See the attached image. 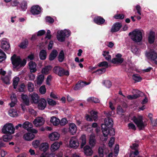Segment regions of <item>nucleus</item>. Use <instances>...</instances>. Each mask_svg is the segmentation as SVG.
<instances>
[{"mask_svg": "<svg viewBox=\"0 0 157 157\" xmlns=\"http://www.w3.org/2000/svg\"><path fill=\"white\" fill-rule=\"evenodd\" d=\"M60 144L59 143L56 142L52 144L51 147V150L52 151H55L59 149Z\"/></svg>", "mask_w": 157, "mask_h": 157, "instance_id": "nucleus-31", "label": "nucleus"}, {"mask_svg": "<svg viewBox=\"0 0 157 157\" xmlns=\"http://www.w3.org/2000/svg\"><path fill=\"white\" fill-rule=\"evenodd\" d=\"M38 103V107L40 109H44L46 106L47 102L44 98H41L39 100Z\"/></svg>", "mask_w": 157, "mask_h": 157, "instance_id": "nucleus-14", "label": "nucleus"}, {"mask_svg": "<svg viewBox=\"0 0 157 157\" xmlns=\"http://www.w3.org/2000/svg\"><path fill=\"white\" fill-rule=\"evenodd\" d=\"M39 56L41 59H45L46 57V51L44 50H41L39 54Z\"/></svg>", "mask_w": 157, "mask_h": 157, "instance_id": "nucleus-38", "label": "nucleus"}, {"mask_svg": "<svg viewBox=\"0 0 157 157\" xmlns=\"http://www.w3.org/2000/svg\"><path fill=\"white\" fill-rule=\"evenodd\" d=\"M0 46L1 48L5 51L8 50L10 48V44L6 38H3L0 41Z\"/></svg>", "mask_w": 157, "mask_h": 157, "instance_id": "nucleus-9", "label": "nucleus"}, {"mask_svg": "<svg viewBox=\"0 0 157 157\" xmlns=\"http://www.w3.org/2000/svg\"><path fill=\"white\" fill-rule=\"evenodd\" d=\"M31 100L34 103H38L39 100V97L37 94L33 93L30 95Z\"/></svg>", "mask_w": 157, "mask_h": 157, "instance_id": "nucleus-27", "label": "nucleus"}, {"mask_svg": "<svg viewBox=\"0 0 157 157\" xmlns=\"http://www.w3.org/2000/svg\"><path fill=\"white\" fill-rule=\"evenodd\" d=\"M53 72L59 76L64 75L68 76L69 75L68 71H65L63 68L59 66L55 67L53 69Z\"/></svg>", "mask_w": 157, "mask_h": 157, "instance_id": "nucleus-6", "label": "nucleus"}, {"mask_svg": "<svg viewBox=\"0 0 157 157\" xmlns=\"http://www.w3.org/2000/svg\"><path fill=\"white\" fill-rule=\"evenodd\" d=\"M44 118L41 117H36L33 121V124L36 127H39L43 125L44 123Z\"/></svg>", "mask_w": 157, "mask_h": 157, "instance_id": "nucleus-11", "label": "nucleus"}, {"mask_svg": "<svg viewBox=\"0 0 157 157\" xmlns=\"http://www.w3.org/2000/svg\"><path fill=\"white\" fill-rule=\"evenodd\" d=\"M79 141L81 143V148H82L83 146L86 143V136L85 134H83L79 138Z\"/></svg>", "mask_w": 157, "mask_h": 157, "instance_id": "nucleus-26", "label": "nucleus"}, {"mask_svg": "<svg viewBox=\"0 0 157 157\" xmlns=\"http://www.w3.org/2000/svg\"><path fill=\"white\" fill-rule=\"evenodd\" d=\"M114 18L116 19H123L124 17V16L123 14H117L114 17Z\"/></svg>", "mask_w": 157, "mask_h": 157, "instance_id": "nucleus-58", "label": "nucleus"}, {"mask_svg": "<svg viewBox=\"0 0 157 157\" xmlns=\"http://www.w3.org/2000/svg\"><path fill=\"white\" fill-rule=\"evenodd\" d=\"M54 154L52 153L49 154L48 153L44 152L41 155L40 157H54Z\"/></svg>", "mask_w": 157, "mask_h": 157, "instance_id": "nucleus-47", "label": "nucleus"}, {"mask_svg": "<svg viewBox=\"0 0 157 157\" xmlns=\"http://www.w3.org/2000/svg\"><path fill=\"white\" fill-rule=\"evenodd\" d=\"M155 33L152 31H150L148 36V40L150 44L153 43L155 40Z\"/></svg>", "mask_w": 157, "mask_h": 157, "instance_id": "nucleus-29", "label": "nucleus"}, {"mask_svg": "<svg viewBox=\"0 0 157 157\" xmlns=\"http://www.w3.org/2000/svg\"><path fill=\"white\" fill-rule=\"evenodd\" d=\"M128 126L129 129H132L134 130H135L136 129V128L135 125L132 123H129L128 124Z\"/></svg>", "mask_w": 157, "mask_h": 157, "instance_id": "nucleus-63", "label": "nucleus"}, {"mask_svg": "<svg viewBox=\"0 0 157 157\" xmlns=\"http://www.w3.org/2000/svg\"><path fill=\"white\" fill-rule=\"evenodd\" d=\"M131 51L133 53L137 56L140 54V50L136 46H132Z\"/></svg>", "mask_w": 157, "mask_h": 157, "instance_id": "nucleus-45", "label": "nucleus"}, {"mask_svg": "<svg viewBox=\"0 0 157 157\" xmlns=\"http://www.w3.org/2000/svg\"><path fill=\"white\" fill-rule=\"evenodd\" d=\"M133 79L136 82H140L142 80V78L139 75L134 74L132 76Z\"/></svg>", "mask_w": 157, "mask_h": 157, "instance_id": "nucleus-44", "label": "nucleus"}, {"mask_svg": "<svg viewBox=\"0 0 157 157\" xmlns=\"http://www.w3.org/2000/svg\"><path fill=\"white\" fill-rule=\"evenodd\" d=\"M57 52L56 50H53L50 55L49 59L50 60H52L54 59L57 55Z\"/></svg>", "mask_w": 157, "mask_h": 157, "instance_id": "nucleus-35", "label": "nucleus"}, {"mask_svg": "<svg viewBox=\"0 0 157 157\" xmlns=\"http://www.w3.org/2000/svg\"><path fill=\"white\" fill-rule=\"evenodd\" d=\"M50 122L54 125L57 126L59 124V120L55 117H52L51 118Z\"/></svg>", "mask_w": 157, "mask_h": 157, "instance_id": "nucleus-32", "label": "nucleus"}, {"mask_svg": "<svg viewBox=\"0 0 157 157\" xmlns=\"http://www.w3.org/2000/svg\"><path fill=\"white\" fill-rule=\"evenodd\" d=\"M52 68L51 66L50 65L47 66L42 69L41 72L43 74H48L49 73V71Z\"/></svg>", "mask_w": 157, "mask_h": 157, "instance_id": "nucleus-33", "label": "nucleus"}, {"mask_svg": "<svg viewBox=\"0 0 157 157\" xmlns=\"http://www.w3.org/2000/svg\"><path fill=\"white\" fill-rule=\"evenodd\" d=\"M121 56H122L121 54H117L116 56V57L112 59V63L117 64H121L124 61V59L121 58Z\"/></svg>", "mask_w": 157, "mask_h": 157, "instance_id": "nucleus-10", "label": "nucleus"}, {"mask_svg": "<svg viewBox=\"0 0 157 157\" xmlns=\"http://www.w3.org/2000/svg\"><path fill=\"white\" fill-rule=\"evenodd\" d=\"M35 135L32 133L28 132L25 134L24 136V138L27 141H30L34 138Z\"/></svg>", "mask_w": 157, "mask_h": 157, "instance_id": "nucleus-24", "label": "nucleus"}, {"mask_svg": "<svg viewBox=\"0 0 157 157\" xmlns=\"http://www.w3.org/2000/svg\"><path fill=\"white\" fill-rule=\"evenodd\" d=\"M64 59V53L63 50L61 51L58 56V59L59 62L63 61Z\"/></svg>", "mask_w": 157, "mask_h": 157, "instance_id": "nucleus-49", "label": "nucleus"}, {"mask_svg": "<svg viewBox=\"0 0 157 157\" xmlns=\"http://www.w3.org/2000/svg\"><path fill=\"white\" fill-rule=\"evenodd\" d=\"M60 136L59 133L56 132H54L50 134L49 136V138L51 141L57 140Z\"/></svg>", "mask_w": 157, "mask_h": 157, "instance_id": "nucleus-20", "label": "nucleus"}, {"mask_svg": "<svg viewBox=\"0 0 157 157\" xmlns=\"http://www.w3.org/2000/svg\"><path fill=\"white\" fill-rule=\"evenodd\" d=\"M90 84V83H86V82H82L80 83H78L76 84L74 88L75 90H78L81 89L82 87L86 86Z\"/></svg>", "mask_w": 157, "mask_h": 157, "instance_id": "nucleus-23", "label": "nucleus"}, {"mask_svg": "<svg viewBox=\"0 0 157 157\" xmlns=\"http://www.w3.org/2000/svg\"><path fill=\"white\" fill-rule=\"evenodd\" d=\"M46 21L50 23H52L54 21L53 19L50 17H46Z\"/></svg>", "mask_w": 157, "mask_h": 157, "instance_id": "nucleus-62", "label": "nucleus"}, {"mask_svg": "<svg viewBox=\"0 0 157 157\" xmlns=\"http://www.w3.org/2000/svg\"><path fill=\"white\" fill-rule=\"evenodd\" d=\"M104 124H102L101 125V129L105 138L104 139L102 138L101 140L103 141H106L107 139V136L114 135L115 132L114 129L112 128L113 121L112 119L109 118L107 117L104 120Z\"/></svg>", "mask_w": 157, "mask_h": 157, "instance_id": "nucleus-1", "label": "nucleus"}, {"mask_svg": "<svg viewBox=\"0 0 157 157\" xmlns=\"http://www.w3.org/2000/svg\"><path fill=\"white\" fill-rule=\"evenodd\" d=\"M40 144V141L39 140H36L34 141L33 142V145L35 148H37L39 146Z\"/></svg>", "mask_w": 157, "mask_h": 157, "instance_id": "nucleus-56", "label": "nucleus"}, {"mask_svg": "<svg viewBox=\"0 0 157 157\" xmlns=\"http://www.w3.org/2000/svg\"><path fill=\"white\" fill-rule=\"evenodd\" d=\"M146 56L148 59H150L155 64H157V55L155 51L150 50L149 52L146 53Z\"/></svg>", "mask_w": 157, "mask_h": 157, "instance_id": "nucleus-7", "label": "nucleus"}, {"mask_svg": "<svg viewBox=\"0 0 157 157\" xmlns=\"http://www.w3.org/2000/svg\"><path fill=\"white\" fill-rule=\"evenodd\" d=\"M10 98L12 101H17V100L15 94L13 93L11 96Z\"/></svg>", "mask_w": 157, "mask_h": 157, "instance_id": "nucleus-64", "label": "nucleus"}, {"mask_svg": "<svg viewBox=\"0 0 157 157\" xmlns=\"http://www.w3.org/2000/svg\"><path fill=\"white\" fill-rule=\"evenodd\" d=\"M62 32L63 30H61L59 33L58 32V34L57 36V39L58 40L61 42L64 41L65 38V37L63 33Z\"/></svg>", "mask_w": 157, "mask_h": 157, "instance_id": "nucleus-28", "label": "nucleus"}, {"mask_svg": "<svg viewBox=\"0 0 157 157\" xmlns=\"http://www.w3.org/2000/svg\"><path fill=\"white\" fill-rule=\"evenodd\" d=\"M97 113L96 111L93 110H92L90 112L91 117L93 118L94 121H96L97 120Z\"/></svg>", "mask_w": 157, "mask_h": 157, "instance_id": "nucleus-42", "label": "nucleus"}, {"mask_svg": "<svg viewBox=\"0 0 157 157\" xmlns=\"http://www.w3.org/2000/svg\"><path fill=\"white\" fill-rule=\"evenodd\" d=\"M98 152L100 157H104V154H107L109 152L108 149L106 148L103 145L100 147L98 150Z\"/></svg>", "mask_w": 157, "mask_h": 157, "instance_id": "nucleus-13", "label": "nucleus"}, {"mask_svg": "<svg viewBox=\"0 0 157 157\" xmlns=\"http://www.w3.org/2000/svg\"><path fill=\"white\" fill-rule=\"evenodd\" d=\"M27 88L29 91L33 92L34 89V86L33 84L31 82H28L27 84Z\"/></svg>", "mask_w": 157, "mask_h": 157, "instance_id": "nucleus-39", "label": "nucleus"}, {"mask_svg": "<svg viewBox=\"0 0 157 157\" xmlns=\"http://www.w3.org/2000/svg\"><path fill=\"white\" fill-rule=\"evenodd\" d=\"M25 88V85L24 83L21 84L18 88V90L19 92H23L24 91Z\"/></svg>", "mask_w": 157, "mask_h": 157, "instance_id": "nucleus-59", "label": "nucleus"}, {"mask_svg": "<svg viewBox=\"0 0 157 157\" xmlns=\"http://www.w3.org/2000/svg\"><path fill=\"white\" fill-rule=\"evenodd\" d=\"M6 56L5 53L1 49H0V63L6 59Z\"/></svg>", "mask_w": 157, "mask_h": 157, "instance_id": "nucleus-41", "label": "nucleus"}, {"mask_svg": "<svg viewBox=\"0 0 157 157\" xmlns=\"http://www.w3.org/2000/svg\"><path fill=\"white\" fill-rule=\"evenodd\" d=\"M28 44V42L27 40H25L22 42L19 45V47L22 48H25Z\"/></svg>", "mask_w": 157, "mask_h": 157, "instance_id": "nucleus-48", "label": "nucleus"}, {"mask_svg": "<svg viewBox=\"0 0 157 157\" xmlns=\"http://www.w3.org/2000/svg\"><path fill=\"white\" fill-rule=\"evenodd\" d=\"M122 26V25L121 23L116 22L113 25L111 29V32H115L119 31Z\"/></svg>", "mask_w": 157, "mask_h": 157, "instance_id": "nucleus-19", "label": "nucleus"}, {"mask_svg": "<svg viewBox=\"0 0 157 157\" xmlns=\"http://www.w3.org/2000/svg\"><path fill=\"white\" fill-rule=\"evenodd\" d=\"M77 131V127L73 123H71L69 124V131L72 135H75Z\"/></svg>", "mask_w": 157, "mask_h": 157, "instance_id": "nucleus-16", "label": "nucleus"}, {"mask_svg": "<svg viewBox=\"0 0 157 157\" xmlns=\"http://www.w3.org/2000/svg\"><path fill=\"white\" fill-rule=\"evenodd\" d=\"M41 11V8L38 5L33 6L31 8V12L33 15H37Z\"/></svg>", "mask_w": 157, "mask_h": 157, "instance_id": "nucleus-12", "label": "nucleus"}, {"mask_svg": "<svg viewBox=\"0 0 157 157\" xmlns=\"http://www.w3.org/2000/svg\"><path fill=\"white\" fill-rule=\"evenodd\" d=\"M106 71V69L105 68H103L101 69H98L96 71H94L93 73H98V74H102L104 73Z\"/></svg>", "mask_w": 157, "mask_h": 157, "instance_id": "nucleus-51", "label": "nucleus"}, {"mask_svg": "<svg viewBox=\"0 0 157 157\" xmlns=\"http://www.w3.org/2000/svg\"><path fill=\"white\" fill-rule=\"evenodd\" d=\"M11 72L10 71L8 75L6 76H2L1 79L3 82L6 85H9L10 83V81L11 78Z\"/></svg>", "mask_w": 157, "mask_h": 157, "instance_id": "nucleus-15", "label": "nucleus"}, {"mask_svg": "<svg viewBox=\"0 0 157 157\" xmlns=\"http://www.w3.org/2000/svg\"><path fill=\"white\" fill-rule=\"evenodd\" d=\"M19 81V78L18 77L16 76L13 78V84L14 89H15L17 88V86Z\"/></svg>", "mask_w": 157, "mask_h": 157, "instance_id": "nucleus-40", "label": "nucleus"}, {"mask_svg": "<svg viewBox=\"0 0 157 157\" xmlns=\"http://www.w3.org/2000/svg\"><path fill=\"white\" fill-rule=\"evenodd\" d=\"M94 21L95 23L98 25L103 24L105 21V20L100 16L95 17Z\"/></svg>", "mask_w": 157, "mask_h": 157, "instance_id": "nucleus-21", "label": "nucleus"}, {"mask_svg": "<svg viewBox=\"0 0 157 157\" xmlns=\"http://www.w3.org/2000/svg\"><path fill=\"white\" fill-rule=\"evenodd\" d=\"M98 66L99 67H105L106 68H108V63L106 61H103L101 62L98 64Z\"/></svg>", "mask_w": 157, "mask_h": 157, "instance_id": "nucleus-52", "label": "nucleus"}, {"mask_svg": "<svg viewBox=\"0 0 157 157\" xmlns=\"http://www.w3.org/2000/svg\"><path fill=\"white\" fill-rule=\"evenodd\" d=\"M67 123V121L65 118H62L60 121L59 120V124L61 126L65 125Z\"/></svg>", "mask_w": 157, "mask_h": 157, "instance_id": "nucleus-53", "label": "nucleus"}, {"mask_svg": "<svg viewBox=\"0 0 157 157\" xmlns=\"http://www.w3.org/2000/svg\"><path fill=\"white\" fill-rule=\"evenodd\" d=\"M104 84L105 86L108 88H109L112 85L111 82L109 80L105 81L104 82Z\"/></svg>", "mask_w": 157, "mask_h": 157, "instance_id": "nucleus-60", "label": "nucleus"}, {"mask_svg": "<svg viewBox=\"0 0 157 157\" xmlns=\"http://www.w3.org/2000/svg\"><path fill=\"white\" fill-rule=\"evenodd\" d=\"M87 101L90 102H94L95 103H97L99 102V100L97 98L94 97H89L87 99Z\"/></svg>", "mask_w": 157, "mask_h": 157, "instance_id": "nucleus-43", "label": "nucleus"}, {"mask_svg": "<svg viewBox=\"0 0 157 157\" xmlns=\"http://www.w3.org/2000/svg\"><path fill=\"white\" fill-rule=\"evenodd\" d=\"M21 98L25 104L28 105L29 104V100L28 96L26 95H22Z\"/></svg>", "mask_w": 157, "mask_h": 157, "instance_id": "nucleus-36", "label": "nucleus"}, {"mask_svg": "<svg viewBox=\"0 0 157 157\" xmlns=\"http://www.w3.org/2000/svg\"><path fill=\"white\" fill-rule=\"evenodd\" d=\"M39 91L41 94H44L46 91V89L45 86L44 85L41 86L40 88Z\"/></svg>", "mask_w": 157, "mask_h": 157, "instance_id": "nucleus-54", "label": "nucleus"}, {"mask_svg": "<svg viewBox=\"0 0 157 157\" xmlns=\"http://www.w3.org/2000/svg\"><path fill=\"white\" fill-rule=\"evenodd\" d=\"M84 152L87 156H91L92 155L93 151L92 148L88 145H86L84 148Z\"/></svg>", "mask_w": 157, "mask_h": 157, "instance_id": "nucleus-18", "label": "nucleus"}, {"mask_svg": "<svg viewBox=\"0 0 157 157\" xmlns=\"http://www.w3.org/2000/svg\"><path fill=\"white\" fill-rule=\"evenodd\" d=\"M2 131L3 133L11 135L14 133L15 128L12 123H7L3 126Z\"/></svg>", "mask_w": 157, "mask_h": 157, "instance_id": "nucleus-5", "label": "nucleus"}, {"mask_svg": "<svg viewBox=\"0 0 157 157\" xmlns=\"http://www.w3.org/2000/svg\"><path fill=\"white\" fill-rule=\"evenodd\" d=\"M62 30V33H63L65 37H68L70 35V32L69 30L64 29Z\"/></svg>", "mask_w": 157, "mask_h": 157, "instance_id": "nucleus-57", "label": "nucleus"}, {"mask_svg": "<svg viewBox=\"0 0 157 157\" xmlns=\"http://www.w3.org/2000/svg\"><path fill=\"white\" fill-rule=\"evenodd\" d=\"M22 126L24 128L28 131L31 129V128H33V125L32 123H30L29 121H26L23 123Z\"/></svg>", "mask_w": 157, "mask_h": 157, "instance_id": "nucleus-30", "label": "nucleus"}, {"mask_svg": "<svg viewBox=\"0 0 157 157\" xmlns=\"http://www.w3.org/2000/svg\"><path fill=\"white\" fill-rule=\"evenodd\" d=\"M47 101L48 104L51 106H54L57 104V102L56 101L51 98H48Z\"/></svg>", "mask_w": 157, "mask_h": 157, "instance_id": "nucleus-50", "label": "nucleus"}, {"mask_svg": "<svg viewBox=\"0 0 157 157\" xmlns=\"http://www.w3.org/2000/svg\"><path fill=\"white\" fill-rule=\"evenodd\" d=\"M109 52L108 51H104L102 55L105 57V59L107 60H109L111 59V56L109 55Z\"/></svg>", "mask_w": 157, "mask_h": 157, "instance_id": "nucleus-46", "label": "nucleus"}, {"mask_svg": "<svg viewBox=\"0 0 157 157\" xmlns=\"http://www.w3.org/2000/svg\"><path fill=\"white\" fill-rule=\"evenodd\" d=\"M44 76L43 75H39L37 78V84L39 85H41L44 80Z\"/></svg>", "mask_w": 157, "mask_h": 157, "instance_id": "nucleus-37", "label": "nucleus"}, {"mask_svg": "<svg viewBox=\"0 0 157 157\" xmlns=\"http://www.w3.org/2000/svg\"><path fill=\"white\" fill-rule=\"evenodd\" d=\"M96 143L95 136L94 134L92 133L89 137V144L92 147H94Z\"/></svg>", "mask_w": 157, "mask_h": 157, "instance_id": "nucleus-17", "label": "nucleus"}, {"mask_svg": "<svg viewBox=\"0 0 157 157\" xmlns=\"http://www.w3.org/2000/svg\"><path fill=\"white\" fill-rule=\"evenodd\" d=\"M11 59L13 67L14 68H17L18 67H24L26 63V61L25 59H24L22 60L19 56H17L15 54L12 56Z\"/></svg>", "mask_w": 157, "mask_h": 157, "instance_id": "nucleus-2", "label": "nucleus"}, {"mask_svg": "<svg viewBox=\"0 0 157 157\" xmlns=\"http://www.w3.org/2000/svg\"><path fill=\"white\" fill-rule=\"evenodd\" d=\"M114 137H112L110 138V140L109 141V147H111L114 144Z\"/></svg>", "mask_w": 157, "mask_h": 157, "instance_id": "nucleus-61", "label": "nucleus"}, {"mask_svg": "<svg viewBox=\"0 0 157 157\" xmlns=\"http://www.w3.org/2000/svg\"><path fill=\"white\" fill-rule=\"evenodd\" d=\"M29 65L31 72H35L36 71V65L35 62L30 61L29 62Z\"/></svg>", "mask_w": 157, "mask_h": 157, "instance_id": "nucleus-25", "label": "nucleus"}, {"mask_svg": "<svg viewBox=\"0 0 157 157\" xmlns=\"http://www.w3.org/2000/svg\"><path fill=\"white\" fill-rule=\"evenodd\" d=\"M9 115L12 117H15L18 116V113L14 109H10L9 111Z\"/></svg>", "mask_w": 157, "mask_h": 157, "instance_id": "nucleus-34", "label": "nucleus"}, {"mask_svg": "<svg viewBox=\"0 0 157 157\" xmlns=\"http://www.w3.org/2000/svg\"><path fill=\"white\" fill-rule=\"evenodd\" d=\"M49 145L47 143H43L39 146V148L41 151L45 152L49 149Z\"/></svg>", "mask_w": 157, "mask_h": 157, "instance_id": "nucleus-22", "label": "nucleus"}, {"mask_svg": "<svg viewBox=\"0 0 157 157\" xmlns=\"http://www.w3.org/2000/svg\"><path fill=\"white\" fill-rule=\"evenodd\" d=\"M136 93V94L133 95L134 99L138 98L143 94V93L139 90H137Z\"/></svg>", "mask_w": 157, "mask_h": 157, "instance_id": "nucleus-55", "label": "nucleus"}, {"mask_svg": "<svg viewBox=\"0 0 157 157\" xmlns=\"http://www.w3.org/2000/svg\"><path fill=\"white\" fill-rule=\"evenodd\" d=\"M79 145V143L77 138L75 136L71 137L69 141V146L71 148H77Z\"/></svg>", "mask_w": 157, "mask_h": 157, "instance_id": "nucleus-8", "label": "nucleus"}, {"mask_svg": "<svg viewBox=\"0 0 157 157\" xmlns=\"http://www.w3.org/2000/svg\"><path fill=\"white\" fill-rule=\"evenodd\" d=\"M131 35V38L135 42H139L141 41L142 39V32L141 30L136 29L131 33L129 34Z\"/></svg>", "mask_w": 157, "mask_h": 157, "instance_id": "nucleus-3", "label": "nucleus"}, {"mask_svg": "<svg viewBox=\"0 0 157 157\" xmlns=\"http://www.w3.org/2000/svg\"><path fill=\"white\" fill-rule=\"evenodd\" d=\"M143 117L142 116H138L137 117H133L132 120L136 124L140 130L143 129L147 125V123L143 121Z\"/></svg>", "mask_w": 157, "mask_h": 157, "instance_id": "nucleus-4", "label": "nucleus"}]
</instances>
